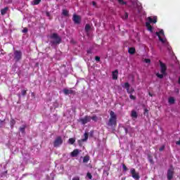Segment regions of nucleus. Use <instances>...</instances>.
<instances>
[{
  "label": "nucleus",
  "instance_id": "f257e3e1",
  "mask_svg": "<svg viewBox=\"0 0 180 180\" xmlns=\"http://www.w3.org/2000/svg\"><path fill=\"white\" fill-rule=\"evenodd\" d=\"M160 73H157L156 74V77H158V78H160V79H162L164 78V75H167V65L163 63L162 62H161V60H160Z\"/></svg>",
  "mask_w": 180,
  "mask_h": 180
},
{
  "label": "nucleus",
  "instance_id": "f03ea898",
  "mask_svg": "<svg viewBox=\"0 0 180 180\" xmlns=\"http://www.w3.org/2000/svg\"><path fill=\"white\" fill-rule=\"evenodd\" d=\"M51 39H53V41H51V44L52 45L54 44H60L61 43V37L58 36V34L53 33L51 35Z\"/></svg>",
  "mask_w": 180,
  "mask_h": 180
},
{
  "label": "nucleus",
  "instance_id": "7ed1b4c3",
  "mask_svg": "<svg viewBox=\"0 0 180 180\" xmlns=\"http://www.w3.org/2000/svg\"><path fill=\"white\" fill-rule=\"evenodd\" d=\"M13 56L15 63H19L22 57V51L15 50Z\"/></svg>",
  "mask_w": 180,
  "mask_h": 180
},
{
  "label": "nucleus",
  "instance_id": "20e7f679",
  "mask_svg": "<svg viewBox=\"0 0 180 180\" xmlns=\"http://www.w3.org/2000/svg\"><path fill=\"white\" fill-rule=\"evenodd\" d=\"M63 144V138L61 136H57L53 141V147L57 148Z\"/></svg>",
  "mask_w": 180,
  "mask_h": 180
},
{
  "label": "nucleus",
  "instance_id": "39448f33",
  "mask_svg": "<svg viewBox=\"0 0 180 180\" xmlns=\"http://www.w3.org/2000/svg\"><path fill=\"white\" fill-rule=\"evenodd\" d=\"M79 122L82 124H86V123H89V122H91V116L85 115L84 117L80 118Z\"/></svg>",
  "mask_w": 180,
  "mask_h": 180
},
{
  "label": "nucleus",
  "instance_id": "423d86ee",
  "mask_svg": "<svg viewBox=\"0 0 180 180\" xmlns=\"http://www.w3.org/2000/svg\"><path fill=\"white\" fill-rule=\"evenodd\" d=\"M174 176V167L172 165L170 166V168L167 170V179L172 180Z\"/></svg>",
  "mask_w": 180,
  "mask_h": 180
},
{
  "label": "nucleus",
  "instance_id": "0eeeda50",
  "mask_svg": "<svg viewBox=\"0 0 180 180\" xmlns=\"http://www.w3.org/2000/svg\"><path fill=\"white\" fill-rule=\"evenodd\" d=\"M117 119L115 118H110L109 121L108 122V126H110V127H116L117 125Z\"/></svg>",
  "mask_w": 180,
  "mask_h": 180
},
{
  "label": "nucleus",
  "instance_id": "6e6552de",
  "mask_svg": "<svg viewBox=\"0 0 180 180\" xmlns=\"http://www.w3.org/2000/svg\"><path fill=\"white\" fill-rule=\"evenodd\" d=\"M131 177L134 178V180H139L141 176H139V174L136 172V169L132 168L131 169Z\"/></svg>",
  "mask_w": 180,
  "mask_h": 180
},
{
  "label": "nucleus",
  "instance_id": "1a4fd4ad",
  "mask_svg": "<svg viewBox=\"0 0 180 180\" xmlns=\"http://www.w3.org/2000/svg\"><path fill=\"white\" fill-rule=\"evenodd\" d=\"M72 20L75 25H79V23H81V16L77 14H74L72 17Z\"/></svg>",
  "mask_w": 180,
  "mask_h": 180
},
{
  "label": "nucleus",
  "instance_id": "9d476101",
  "mask_svg": "<svg viewBox=\"0 0 180 180\" xmlns=\"http://www.w3.org/2000/svg\"><path fill=\"white\" fill-rule=\"evenodd\" d=\"M84 136V139L78 141V143L79 146H81V143H84V141H86L88 140V137H89V134H88V132H85Z\"/></svg>",
  "mask_w": 180,
  "mask_h": 180
},
{
  "label": "nucleus",
  "instance_id": "9b49d317",
  "mask_svg": "<svg viewBox=\"0 0 180 180\" xmlns=\"http://www.w3.org/2000/svg\"><path fill=\"white\" fill-rule=\"evenodd\" d=\"M63 94H65V95H74V94H75V91L64 89Z\"/></svg>",
  "mask_w": 180,
  "mask_h": 180
},
{
  "label": "nucleus",
  "instance_id": "f8f14e48",
  "mask_svg": "<svg viewBox=\"0 0 180 180\" xmlns=\"http://www.w3.org/2000/svg\"><path fill=\"white\" fill-rule=\"evenodd\" d=\"M79 153H81V150L79 149H75L72 152H71L70 155L71 157H78Z\"/></svg>",
  "mask_w": 180,
  "mask_h": 180
},
{
  "label": "nucleus",
  "instance_id": "ddd939ff",
  "mask_svg": "<svg viewBox=\"0 0 180 180\" xmlns=\"http://www.w3.org/2000/svg\"><path fill=\"white\" fill-rule=\"evenodd\" d=\"M157 16H154L153 17H148V23H157Z\"/></svg>",
  "mask_w": 180,
  "mask_h": 180
},
{
  "label": "nucleus",
  "instance_id": "4468645a",
  "mask_svg": "<svg viewBox=\"0 0 180 180\" xmlns=\"http://www.w3.org/2000/svg\"><path fill=\"white\" fill-rule=\"evenodd\" d=\"M156 35L158 36L160 41L162 43V44H165L167 43V39L161 37V35H160V33H158V32H156Z\"/></svg>",
  "mask_w": 180,
  "mask_h": 180
},
{
  "label": "nucleus",
  "instance_id": "2eb2a0df",
  "mask_svg": "<svg viewBox=\"0 0 180 180\" xmlns=\"http://www.w3.org/2000/svg\"><path fill=\"white\" fill-rule=\"evenodd\" d=\"M26 127H27V126H26V124H24V125H22V127H20L19 128V130L22 133V134H25V133H26Z\"/></svg>",
  "mask_w": 180,
  "mask_h": 180
},
{
  "label": "nucleus",
  "instance_id": "dca6fc26",
  "mask_svg": "<svg viewBox=\"0 0 180 180\" xmlns=\"http://www.w3.org/2000/svg\"><path fill=\"white\" fill-rule=\"evenodd\" d=\"M8 11H9V8L8 7H5L4 8H2L1 10V14L2 15H6V12H8Z\"/></svg>",
  "mask_w": 180,
  "mask_h": 180
},
{
  "label": "nucleus",
  "instance_id": "f3484780",
  "mask_svg": "<svg viewBox=\"0 0 180 180\" xmlns=\"http://www.w3.org/2000/svg\"><path fill=\"white\" fill-rule=\"evenodd\" d=\"M146 26L148 30H149V32H153V26H151V24L150 22H146Z\"/></svg>",
  "mask_w": 180,
  "mask_h": 180
},
{
  "label": "nucleus",
  "instance_id": "a211bd4d",
  "mask_svg": "<svg viewBox=\"0 0 180 180\" xmlns=\"http://www.w3.org/2000/svg\"><path fill=\"white\" fill-rule=\"evenodd\" d=\"M118 74L119 71H117V70H115L114 72H112V79H117Z\"/></svg>",
  "mask_w": 180,
  "mask_h": 180
},
{
  "label": "nucleus",
  "instance_id": "6ab92c4d",
  "mask_svg": "<svg viewBox=\"0 0 180 180\" xmlns=\"http://www.w3.org/2000/svg\"><path fill=\"white\" fill-rule=\"evenodd\" d=\"M128 53L131 55L134 54L136 53V49L134 47L129 48L128 50Z\"/></svg>",
  "mask_w": 180,
  "mask_h": 180
},
{
  "label": "nucleus",
  "instance_id": "aec40b11",
  "mask_svg": "<svg viewBox=\"0 0 180 180\" xmlns=\"http://www.w3.org/2000/svg\"><path fill=\"white\" fill-rule=\"evenodd\" d=\"M15 124H16V121L14 120V119H11V121H10V125H11V129H13Z\"/></svg>",
  "mask_w": 180,
  "mask_h": 180
},
{
  "label": "nucleus",
  "instance_id": "412c9836",
  "mask_svg": "<svg viewBox=\"0 0 180 180\" xmlns=\"http://www.w3.org/2000/svg\"><path fill=\"white\" fill-rule=\"evenodd\" d=\"M110 119H117V116L115 114V112L113 111H110Z\"/></svg>",
  "mask_w": 180,
  "mask_h": 180
},
{
  "label": "nucleus",
  "instance_id": "4be33fe9",
  "mask_svg": "<svg viewBox=\"0 0 180 180\" xmlns=\"http://www.w3.org/2000/svg\"><path fill=\"white\" fill-rule=\"evenodd\" d=\"M62 15H63V16H70L68 10L63 9L62 11Z\"/></svg>",
  "mask_w": 180,
  "mask_h": 180
},
{
  "label": "nucleus",
  "instance_id": "5701e85b",
  "mask_svg": "<svg viewBox=\"0 0 180 180\" xmlns=\"http://www.w3.org/2000/svg\"><path fill=\"white\" fill-rule=\"evenodd\" d=\"M168 102L170 105H174V103H175V98H174V97H170L169 98Z\"/></svg>",
  "mask_w": 180,
  "mask_h": 180
},
{
  "label": "nucleus",
  "instance_id": "b1692460",
  "mask_svg": "<svg viewBox=\"0 0 180 180\" xmlns=\"http://www.w3.org/2000/svg\"><path fill=\"white\" fill-rule=\"evenodd\" d=\"M124 86L125 89H127V92H129V89H130V84H129V82L124 83Z\"/></svg>",
  "mask_w": 180,
  "mask_h": 180
},
{
  "label": "nucleus",
  "instance_id": "393cba45",
  "mask_svg": "<svg viewBox=\"0 0 180 180\" xmlns=\"http://www.w3.org/2000/svg\"><path fill=\"white\" fill-rule=\"evenodd\" d=\"M131 117H134L135 119H137V112H136L135 110H132L131 112Z\"/></svg>",
  "mask_w": 180,
  "mask_h": 180
},
{
  "label": "nucleus",
  "instance_id": "a878e982",
  "mask_svg": "<svg viewBox=\"0 0 180 180\" xmlns=\"http://www.w3.org/2000/svg\"><path fill=\"white\" fill-rule=\"evenodd\" d=\"M84 30L86 33H88V32L91 30V25H89V24H86L85 26Z\"/></svg>",
  "mask_w": 180,
  "mask_h": 180
},
{
  "label": "nucleus",
  "instance_id": "bb28decb",
  "mask_svg": "<svg viewBox=\"0 0 180 180\" xmlns=\"http://www.w3.org/2000/svg\"><path fill=\"white\" fill-rule=\"evenodd\" d=\"M68 143L71 145L74 144V143H75V138L69 139Z\"/></svg>",
  "mask_w": 180,
  "mask_h": 180
},
{
  "label": "nucleus",
  "instance_id": "cd10ccee",
  "mask_svg": "<svg viewBox=\"0 0 180 180\" xmlns=\"http://www.w3.org/2000/svg\"><path fill=\"white\" fill-rule=\"evenodd\" d=\"M41 2V0H33L32 5H39Z\"/></svg>",
  "mask_w": 180,
  "mask_h": 180
},
{
  "label": "nucleus",
  "instance_id": "c85d7f7f",
  "mask_svg": "<svg viewBox=\"0 0 180 180\" xmlns=\"http://www.w3.org/2000/svg\"><path fill=\"white\" fill-rule=\"evenodd\" d=\"M117 1L120 5H127V2L124 1V0H117Z\"/></svg>",
  "mask_w": 180,
  "mask_h": 180
},
{
  "label": "nucleus",
  "instance_id": "c756f323",
  "mask_svg": "<svg viewBox=\"0 0 180 180\" xmlns=\"http://www.w3.org/2000/svg\"><path fill=\"white\" fill-rule=\"evenodd\" d=\"M91 120H93V122H98V116L94 115L93 117H91Z\"/></svg>",
  "mask_w": 180,
  "mask_h": 180
},
{
  "label": "nucleus",
  "instance_id": "7c9ffc66",
  "mask_svg": "<svg viewBox=\"0 0 180 180\" xmlns=\"http://www.w3.org/2000/svg\"><path fill=\"white\" fill-rule=\"evenodd\" d=\"M123 19H128L129 18V13H124V16L122 17Z\"/></svg>",
  "mask_w": 180,
  "mask_h": 180
},
{
  "label": "nucleus",
  "instance_id": "2f4dec72",
  "mask_svg": "<svg viewBox=\"0 0 180 180\" xmlns=\"http://www.w3.org/2000/svg\"><path fill=\"white\" fill-rule=\"evenodd\" d=\"M122 168H123L124 172L128 171L127 167L124 164H122Z\"/></svg>",
  "mask_w": 180,
  "mask_h": 180
},
{
  "label": "nucleus",
  "instance_id": "473e14b6",
  "mask_svg": "<svg viewBox=\"0 0 180 180\" xmlns=\"http://www.w3.org/2000/svg\"><path fill=\"white\" fill-rule=\"evenodd\" d=\"M21 94L22 96H25L26 94H27V90H22Z\"/></svg>",
  "mask_w": 180,
  "mask_h": 180
},
{
  "label": "nucleus",
  "instance_id": "72a5a7b5",
  "mask_svg": "<svg viewBox=\"0 0 180 180\" xmlns=\"http://www.w3.org/2000/svg\"><path fill=\"white\" fill-rule=\"evenodd\" d=\"M144 62L146 63V64H150V63H151V60L148 58H145Z\"/></svg>",
  "mask_w": 180,
  "mask_h": 180
},
{
  "label": "nucleus",
  "instance_id": "f704fd0d",
  "mask_svg": "<svg viewBox=\"0 0 180 180\" xmlns=\"http://www.w3.org/2000/svg\"><path fill=\"white\" fill-rule=\"evenodd\" d=\"M129 98H130V99H131L132 101H136V96H133V95H131V94L129 96Z\"/></svg>",
  "mask_w": 180,
  "mask_h": 180
},
{
  "label": "nucleus",
  "instance_id": "c9c22d12",
  "mask_svg": "<svg viewBox=\"0 0 180 180\" xmlns=\"http://www.w3.org/2000/svg\"><path fill=\"white\" fill-rule=\"evenodd\" d=\"M86 177L89 178V179H92V176H91L90 172H87Z\"/></svg>",
  "mask_w": 180,
  "mask_h": 180
},
{
  "label": "nucleus",
  "instance_id": "e433bc0d",
  "mask_svg": "<svg viewBox=\"0 0 180 180\" xmlns=\"http://www.w3.org/2000/svg\"><path fill=\"white\" fill-rule=\"evenodd\" d=\"M95 60H96V61H97L98 63H99V61H101V57H99V56H96V57H95Z\"/></svg>",
  "mask_w": 180,
  "mask_h": 180
},
{
  "label": "nucleus",
  "instance_id": "4c0bfd02",
  "mask_svg": "<svg viewBox=\"0 0 180 180\" xmlns=\"http://www.w3.org/2000/svg\"><path fill=\"white\" fill-rule=\"evenodd\" d=\"M4 124H5V122L2 120L0 121V128L4 127Z\"/></svg>",
  "mask_w": 180,
  "mask_h": 180
},
{
  "label": "nucleus",
  "instance_id": "58836bf2",
  "mask_svg": "<svg viewBox=\"0 0 180 180\" xmlns=\"http://www.w3.org/2000/svg\"><path fill=\"white\" fill-rule=\"evenodd\" d=\"M133 92H134V89H129V91H127L128 94H133Z\"/></svg>",
  "mask_w": 180,
  "mask_h": 180
},
{
  "label": "nucleus",
  "instance_id": "ea45409f",
  "mask_svg": "<svg viewBox=\"0 0 180 180\" xmlns=\"http://www.w3.org/2000/svg\"><path fill=\"white\" fill-rule=\"evenodd\" d=\"M165 148V146H161V147L159 148V151H164Z\"/></svg>",
  "mask_w": 180,
  "mask_h": 180
},
{
  "label": "nucleus",
  "instance_id": "a19ab883",
  "mask_svg": "<svg viewBox=\"0 0 180 180\" xmlns=\"http://www.w3.org/2000/svg\"><path fill=\"white\" fill-rule=\"evenodd\" d=\"M89 161V158H84L83 159V162H84V163H86V162H88Z\"/></svg>",
  "mask_w": 180,
  "mask_h": 180
},
{
  "label": "nucleus",
  "instance_id": "79ce46f5",
  "mask_svg": "<svg viewBox=\"0 0 180 180\" xmlns=\"http://www.w3.org/2000/svg\"><path fill=\"white\" fill-rule=\"evenodd\" d=\"M22 33H27V28H24L23 30H22Z\"/></svg>",
  "mask_w": 180,
  "mask_h": 180
},
{
  "label": "nucleus",
  "instance_id": "37998d69",
  "mask_svg": "<svg viewBox=\"0 0 180 180\" xmlns=\"http://www.w3.org/2000/svg\"><path fill=\"white\" fill-rule=\"evenodd\" d=\"M158 33H159V34H162V36H164V30H161L160 32H158Z\"/></svg>",
  "mask_w": 180,
  "mask_h": 180
},
{
  "label": "nucleus",
  "instance_id": "c03bdc74",
  "mask_svg": "<svg viewBox=\"0 0 180 180\" xmlns=\"http://www.w3.org/2000/svg\"><path fill=\"white\" fill-rule=\"evenodd\" d=\"M72 180H80V179L79 178V176H75L72 179Z\"/></svg>",
  "mask_w": 180,
  "mask_h": 180
},
{
  "label": "nucleus",
  "instance_id": "a18cd8bd",
  "mask_svg": "<svg viewBox=\"0 0 180 180\" xmlns=\"http://www.w3.org/2000/svg\"><path fill=\"white\" fill-rule=\"evenodd\" d=\"M87 54H92V51L91 49L88 50Z\"/></svg>",
  "mask_w": 180,
  "mask_h": 180
},
{
  "label": "nucleus",
  "instance_id": "49530a36",
  "mask_svg": "<svg viewBox=\"0 0 180 180\" xmlns=\"http://www.w3.org/2000/svg\"><path fill=\"white\" fill-rule=\"evenodd\" d=\"M46 15L48 18H50V13L49 11H46Z\"/></svg>",
  "mask_w": 180,
  "mask_h": 180
},
{
  "label": "nucleus",
  "instance_id": "de8ad7c7",
  "mask_svg": "<svg viewBox=\"0 0 180 180\" xmlns=\"http://www.w3.org/2000/svg\"><path fill=\"white\" fill-rule=\"evenodd\" d=\"M176 146H180V140L176 142Z\"/></svg>",
  "mask_w": 180,
  "mask_h": 180
},
{
  "label": "nucleus",
  "instance_id": "09e8293b",
  "mask_svg": "<svg viewBox=\"0 0 180 180\" xmlns=\"http://www.w3.org/2000/svg\"><path fill=\"white\" fill-rule=\"evenodd\" d=\"M92 4H93L94 6H96V2L92 1Z\"/></svg>",
  "mask_w": 180,
  "mask_h": 180
},
{
  "label": "nucleus",
  "instance_id": "8fccbe9b",
  "mask_svg": "<svg viewBox=\"0 0 180 180\" xmlns=\"http://www.w3.org/2000/svg\"><path fill=\"white\" fill-rule=\"evenodd\" d=\"M149 162H150V163H152V164L154 163V162H153V159H151V158L149 159Z\"/></svg>",
  "mask_w": 180,
  "mask_h": 180
},
{
  "label": "nucleus",
  "instance_id": "3c124183",
  "mask_svg": "<svg viewBox=\"0 0 180 180\" xmlns=\"http://www.w3.org/2000/svg\"><path fill=\"white\" fill-rule=\"evenodd\" d=\"M104 174H107V176H108L109 173L107 171H104Z\"/></svg>",
  "mask_w": 180,
  "mask_h": 180
},
{
  "label": "nucleus",
  "instance_id": "603ef678",
  "mask_svg": "<svg viewBox=\"0 0 180 180\" xmlns=\"http://www.w3.org/2000/svg\"><path fill=\"white\" fill-rule=\"evenodd\" d=\"M178 84L180 85V76L179 77Z\"/></svg>",
  "mask_w": 180,
  "mask_h": 180
},
{
  "label": "nucleus",
  "instance_id": "864d4df0",
  "mask_svg": "<svg viewBox=\"0 0 180 180\" xmlns=\"http://www.w3.org/2000/svg\"><path fill=\"white\" fill-rule=\"evenodd\" d=\"M125 133H127V128H124Z\"/></svg>",
  "mask_w": 180,
  "mask_h": 180
},
{
  "label": "nucleus",
  "instance_id": "5fc2aeb1",
  "mask_svg": "<svg viewBox=\"0 0 180 180\" xmlns=\"http://www.w3.org/2000/svg\"><path fill=\"white\" fill-rule=\"evenodd\" d=\"M149 96H153V94H151V93H149Z\"/></svg>",
  "mask_w": 180,
  "mask_h": 180
},
{
  "label": "nucleus",
  "instance_id": "6e6d98bb",
  "mask_svg": "<svg viewBox=\"0 0 180 180\" xmlns=\"http://www.w3.org/2000/svg\"><path fill=\"white\" fill-rule=\"evenodd\" d=\"M84 158H89L88 156H84Z\"/></svg>",
  "mask_w": 180,
  "mask_h": 180
},
{
  "label": "nucleus",
  "instance_id": "4d7b16f0",
  "mask_svg": "<svg viewBox=\"0 0 180 180\" xmlns=\"http://www.w3.org/2000/svg\"><path fill=\"white\" fill-rule=\"evenodd\" d=\"M92 136H93V134H90V136L92 137Z\"/></svg>",
  "mask_w": 180,
  "mask_h": 180
},
{
  "label": "nucleus",
  "instance_id": "13d9d810",
  "mask_svg": "<svg viewBox=\"0 0 180 180\" xmlns=\"http://www.w3.org/2000/svg\"><path fill=\"white\" fill-rule=\"evenodd\" d=\"M145 112H148V110H145Z\"/></svg>",
  "mask_w": 180,
  "mask_h": 180
}]
</instances>
